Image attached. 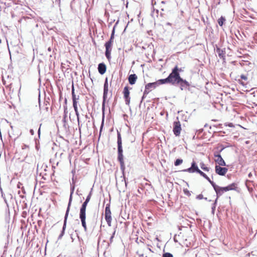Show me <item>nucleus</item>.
<instances>
[{
  "instance_id": "obj_1",
  "label": "nucleus",
  "mask_w": 257,
  "mask_h": 257,
  "mask_svg": "<svg viewBox=\"0 0 257 257\" xmlns=\"http://www.w3.org/2000/svg\"><path fill=\"white\" fill-rule=\"evenodd\" d=\"M92 190V189H91ZM92 195V190L87 195L85 201L82 204L79 212V218L81 220L82 226H83L85 231H87V228L86 223V209L88 202L90 201Z\"/></svg>"
},
{
  "instance_id": "obj_2",
  "label": "nucleus",
  "mask_w": 257,
  "mask_h": 257,
  "mask_svg": "<svg viewBox=\"0 0 257 257\" xmlns=\"http://www.w3.org/2000/svg\"><path fill=\"white\" fill-rule=\"evenodd\" d=\"M117 160L120 163V168L121 171L123 173L125 168L124 162L123 161V149L122 146V140L121 134L118 131H117Z\"/></svg>"
},
{
  "instance_id": "obj_3",
  "label": "nucleus",
  "mask_w": 257,
  "mask_h": 257,
  "mask_svg": "<svg viewBox=\"0 0 257 257\" xmlns=\"http://www.w3.org/2000/svg\"><path fill=\"white\" fill-rule=\"evenodd\" d=\"M74 189H75L74 185L71 186L70 195V197H69V199L68 206H67L65 216H64V223H63V227H62V229L61 232V233L60 234V235H59V236L58 237V240L61 239L65 233V231L66 227L67 220L69 212L70 211V206H71L72 201V195L74 193Z\"/></svg>"
},
{
  "instance_id": "obj_4",
  "label": "nucleus",
  "mask_w": 257,
  "mask_h": 257,
  "mask_svg": "<svg viewBox=\"0 0 257 257\" xmlns=\"http://www.w3.org/2000/svg\"><path fill=\"white\" fill-rule=\"evenodd\" d=\"M173 85L179 86L180 88L183 90L189 89L190 83L185 79H183L181 78L180 74H178L177 72H175Z\"/></svg>"
},
{
  "instance_id": "obj_5",
  "label": "nucleus",
  "mask_w": 257,
  "mask_h": 257,
  "mask_svg": "<svg viewBox=\"0 0 257 257\" xmlns=\"http://www.w3.org/2000/svg\"><path fill=\"white\" fill-rule=\"evenodd\" d=\"M174 74L175 71L171 72L167 78L165 79H159L158 81H156L157 86H158L160 85L166 83H170L173 85Z\"/></svg>"
},
{
  "instance_id": "obj_6",
  "label": "nucleus",
  "mask_w": 257,
  "mask_h": 257,
  "mask_svg": "<svg viewBox=\"0 0 257 257\" xmlns=\"http://www.w3.org/2000/svg\"><path fill=\"white\" fill-rule=\"evenodd\" d=\"M173 132L176 137H178L180 135L181 131V125L179 121H175L173 122Z\"/></svg>"
},
{
  "instance_id": "obj_7",
  "label": "nucleus",
  "mask_w": 257,
  "mask_h": 257,
  "mask_svg": "<svg viewBox=\"0 0 257 257\" xmlns=\"http://www.w3.org/2000/svg\"><path fill=\"white\" fill-rule=\"evenodd\" d=\"M211 184L216 193L217 199L225 192L223 189V187L218 186L214 182H211Z\"/></svg>"
},
{
  "instance_id": "obj_8",
  "label": "nucleus",
  "mask_w": 257,
  "mask_h": 257,
  "mask_svg": "<svg viewBox=\"0 0 257 257\" xmlns=\"http://www.w3.org/2000/svg\"><path fill=\"white\" fill-rule=\"evenodd\" d=\"M199 170L196 162L193 161L191 163V166L188 169H185L182 170L183 172H189L190 173H193L196 172Z\"/></svg>"
},
{
  "instance_id": "obj_9",
  "label": "nucleus",
  "mask_w": 257,
  "mask_h": 257,
  "mask_svg": "<svg viewBox=\"0 0 257 257\" xmlns=\"http://www.w3.org/2000/svg\"><path fill=\"white\" fill-rule=\"evenodd\" d=\"M215 173L220 176H224L228 171L225 167H222L221 166L216 165L215 167Z\"/></svg>"
},
{
  "instance_id": "obj_10",
  "label": "nucleus",
  "mask_w": 257,
  "mask_h": 257,
  "mask_svg": "<svg viewBox=\"0 0 257 257\" xmlns=\"http://www.w3.org/2000/svg\"><path fill=\"white\" fill-rule=\"evenodd\" d=\"M112 44H110L109 43L106 42L105 43L104 46L105 47V55L107 59L109 60L111 58V52L112 50Z\"/></svg>"
},
{
  "instance_id": "obj_11",
  "label": "nucleus",
  "mask_w": 257,
  "mask_h": 257,
  "mask_svg": "<svg viewBox=\"0 0 257 257\" xmlns=\"http://www.w3.org/2000/svg\"><path fill=\"white\" fill-rule=\"evenodd\" d=\"M158 86L156 82L148 83L145 86L144 94H148L151 91L156 88Z\"/></svg>"
},
{
  "instance_id": "obj_12",
  "label": "nucleus",
  "mask_w": 257,
  "mask_h": 257,
  "mask_svg": "<svg viewBox=\"0 0 257 257\" xmlns=\"http://www.w3.org/2000/svg\"><path fill=\"white\" fill-rule=\"evenodd\" d=\"M214 156L217 158L215 160V162L218 164L217 166H225L226 163L221 156L218 153H214Z\"/></svg>"
},
{
  "instance_id": "obj_13",
  "label": "nucleus",
  "mask_w": 257,
  "mask_h": 257,
  "mask_svg": "<svg viewBox=\"0 0 257 257\" xmlns=\"http://www.w3.org/2000/svg\"><path fill=\"white\" fill-rule=\"evenodd\" d=\"M123 93L124 95V98L125 99V104L126 105H129L130 103V91L128 89V86H125L123 91Z\"/></svg>"
},
{
  "instance_id": "obj_14",
  "label": "nucleus",
  "mask_w": 257,
  "mask_h": 257,
  "mask_svg": "<svg viewBox=\"0 0 257 257\" xmlns=\"http://www.w3.org/2000/svg\"><path fill=\"white\" fill-rule=\"evenodd\" d=\"M216 52L218 54L219 57L223 60L225 59V49H220L217 47L216 49Z\"/></svg>"
},
{
  "instance_id": "obj_15",
  "label": "nucleus",
  "mask_w": 257,
  "mask_h": 257,
  "mask_svg": "<svg viewBox=\"0 0 257 257\" xmlns=\"http://www.w3.org/2000/svg\"><path fill=\"white\" fill-rule=\"evenodd\" d=\"M108 91V79H107V78L106 77L105 79L104 86H103V97H104V99H105V97H107V96Z\"/></svg>"
},
{
  "instance_id": "obj_16",
  "label": "nucleus",
  "mask_w": 257,
  "mask_h": 257,
  "mask_svg": "<svg viewBox=\"0 0 257 257\" xmlns=\"http://www.w3.org/2000/svg\"><path fill=\"white\" fill-rule=\"evenodd\" d=\"M106 67L104 63H101L98 64V71L100 74L103 75V74H104L106 72Z\"/></svg>"
},
{
  "instance_id": "obj_17",
  "label": "nucleus",
  "mask_w": 257,
  "mask_h": 257,
  "mask_svg": "<svg viewBox=\"0 0 257 257\" xmlns=\"http://www.w3.org/2000/svg\"><path fill=\"white\" fill-rule=\"evenodd\" d=\"M237 188V184L235 183H233L226 187H223V190L227 192L230 190H234Z\"/></svg>"
},
{
  "instance_id": "obj_18",
  "label": "nucleus",
  "mask_w": 257,
  "mask_h": 257,
  "mask_svg": "<svg viewBox=\"0 0 257 257\" xmlns=\"http://www.w3.org/2000/svg\"><path fill=\"white\" fill-rule=\"evenodd\" d=\"M137 78V76L135 74L130 75L128 78L130 84L131 85L134 84L136 82Z\"/></svg>"
},
{
  "instance_id": "obj_19",
  "label": "nucleus",
  "mask_w": 257,
  "mask_h": 257,
  "mask_svg": "<svg viewBox=\"0 0 257 257\" xmlns=\"http://www.w3.org/2000/svg\"><path fill=\"white\" fill-rule=\"evenodd\" d=\"M197 173L199 174L201 176L206 179L210 184L211 182H213V181H211L210 178L202 171L200 169L197 172Z\"/></svg>"
},
{
  "instance_id": "obj_20",
  "label": "nucleus",
  "mask_w": 257,
  "mask_h": 257,
  "mask_svg": "<svg viewBox=\"0 0 257 257\" xmlns=\"http://www.w3.org/2000/svg\"><path fill=\"white\" fill-rule=\"evenodd\" d=\"M105 220L109 226H111V215H105Z\"/></svg>"
},
{
  "instance_id": "obj_21",
  "label": "nucleus",
  "mask_w": 257,
  "mask_h": 257,
  "mask_svg": "<svg viewBox=\"0 0 257 257\" xmlns=\"http://www.w3.org/2000/svg\"><path fill=\"white\" fill-rule=\"evenodd\" d=\"M105 215H111V211L110 209V205L107 204L105 208Z\"/></svg>"
},
{
  "instance_id": "obj_22",
  "label": "nucleus",
  "mask_w": 257,
  "mask_h": 257,
  "mask_svg": "<svg viewBox=\"0 0 257 257\" xmlns=\"http://www.w3.org/2000/svg\"><path fill=\"white\" fill-rule=\"evenodd\" d=\"M173 71L177 72L178 74H180V72H182L183 70L181 68H179L178 66L176 65L172 69L171 72Z\"/></svg>"
},
{
  "instance_id": "obj_23",
  "label": "nucleus",
  "mask_w": 257,
  "mask_h": 257,
  "mask_svg": "<svg viewBox=\"0 0 257 257\" xmlns=\"http://www.w3.org/2000/svg\"><path fill=\"white\" fill-rule=\"evenodd\" d=\"M225 21V19L224 17L221 16L218 20V23L220 26H222L223 25L224 22Z\"/></svg>"
},
{
  "instance_id": "obj_24",
  "label": "nucleus",
  "mask_w": 257,
  "mask_h": 257,
  "mask_svg": "<svg viewBox=\"0 0 257 257\" xmlns=\"http://www.w3.org/2000/svg\"><path fill=\"white\" fill-rule=\"evenodd\" d=\"M200 166L201 168L205 171L208 172L210 170V168L205 166V164L203 163H201L200 164Z\"/></svg>"
},
{
  "instance_id": "obj_25",
  "label": "nucleus",
  "mask_w": 257,
  "mask_h": 257,
  "mask_svg": "<svg viewBox=\"0 0 257 257\" xmlns=\"http://www.w3.org/2000/svg\"><path fill=\"white\" fill-rule=\"evenodd\" d=\"M183 160L181 159H177L174 162V165L175 166H178L181 165L183 163Z\"/></svg>"
},
{
  "instance_id": "obj_26",
  "label": "nucleus",
  "mask_w": 257,
  "mask_h": 257,
  "mask_svg": "<svg viewBox=\"0 0 257 257\" xmlns=\"http://www.w3.org/2000/svg\"><path fill=\"white\" fill-rule=\"evenodd\" d=\"M72 101H74V100H77V99H79V96H78L77 98H76V95L75 94V92H74V88L73 86H72Z\"/></svg>"
},
{
  "instance_id": "obj_27",
  "label": "nucleus",
  "mask_w": 257,
  "mask_h": 257,
  "mask_svg": "<svg viewBox=\"0 0 257 257\" xmlns=\"http://www.w3.org/2000/svg\"><path fill=\"white\" fill-rule=\"evenodd\" d=\"M217 201V198H216V199H215V200L214 202L213 203V204H212V206L211 207V209H212L211 212H212V214H214V211H215V210L216 208V205Z\"/></svg>"
},
{
  "instance_id": "obj_28",
  "label": "nucleus",
  "mask_w": 257,
  "mask_h": 257,
  "mask_svg": "<svg viewBox=\"0 0 257 257\" xmlns=\"http://www.w3.org/2000/svg\"><path fill=\"white\" fill-rule=\"evenodd\" d=\"M106 99H107V97H105V99H104V97H103V100H102V110L103 112L104 111L105 104V102H106Z\"/></svg>"
},
{
  "instance_id": "obj_29",
  "label": "nucleus",
  "mask_w": 257,
  "mask_h": 257,
  "mask_svg": "<svg viewBox=\"0 0 257 257\" xmlns=\"http://www.w3.org/2000/svg\"><path fill=\"white\" fill-rule=\"evenodd\" d=\"M183 192L184 194L187 196L189 197L191 196V192L187 189H184Z\"/></svg>"
},
{
  "instance_id": "obj_30",
  "label": "nucleus",
  "mask_w": 257,
  "mask_h": 257,
  "mask_svg": "<svg viewBox=\"0 0 257 257\" xmlns=\"http://www.w3.org/2000/svg\"><path fill=\"white\" fill-rule=\"evenodd\" d=\"M117 24V22L115 23V25L114 26L113 28V29L112 30V32H111V36H110V38L112 39H114V33H115V26Z\"/></svg>"
},
{
  "instance_id": "obj_31",
  "label": "nucleus",
  "mask_w": 257,
  "mask_h": 257,
  "mask_svg": "<svg viewBox=\"0 0 257 257\" xmlns=\"http://www.w3.org/2000/svg\"><path fill=\"white\" fill-rule=\"evenodd\" d=\"M162 257H173V255L170 252H165L163 254Z\"/></svg>"
},
{
  "instance_id": "obj_32",
  "label": "nucleus",
  "mask_w": 257,
  "mask_h": 257,
  "mask_svg": "<svg viewBox=\"0 0 257 257\" xmlns=\"http://www.w3.org/2000/svg\"><path fill=\"white\" fill-rule=\"evenodd\" d=\"M73 106L74 107V110H78L77 100H74V101H73Z\"/></svg>"
},
{
  "instance_id": "obj_33",
  "label": "nucleus",
  "mask_w": 257,
  "mask_h": 257,
  "mask_svg": "<svg viewBox=\"0 0 257 257\" xmlns=\"http://www.w3.org/2000/svg\"><path fill=\"white\" fill-rule=\"evenodd\" d=\"M74 111L75 112V114L77 116V120L78 123H79L80 119H79V114L78 111V110H74Z\"/></svg>"
},
{
  "instance_id": "obj_34",
  "label": "nucleus",
  "mask_w": 257,
  "mask_h": 257,
  "mask_svg": "<svg viewBox=\"0 0 257 257\" xmlns=\"http://www.w3.org/2000/svg\"><path fill=\"white\" fill-rule=\"evenodd\" d=\"M196 198L197 199H198V200H201V199H202L204 198L203 195L201 194L197 195Z\"/></svg>"
},
{
  "instance_id": "obj_35",
  "label": "nucleus",
  "mask_w": 257,
  "mask_h": 257,
  "mask_svg": "<svg viewBox=\"0 0 257 257\" xmlns=\"http://www.w3.org/2000/svg\"><path fill=\"white\" fill-rule=\"evenodd\" d=\"M103 124H104V119H102V122H101V124L100 128V132H99V135H100L101 132V131H102V128H103Z\"/></svg>"
},
{
  "instance_id": "obj_36",
  "label": "nucleus",
  "mask_w": 257,
  "mask_h": 257,
  "mask_svg": "<svg viewBox=\"0 0 257 257\" xmlns=\"http://www.w3.org/2000/svg\"><path fill=\"white\" fill-rule=\"evenodd\" d=\"M115 231H114L113 232V233L112 235L111 236V237H110V242H111H111H112V241L113 238V237H114V234H115Z\"/></svg>"
},
{
  "instance_id": "obj_37",
  "label": "nucleus",
  "mask_w": 257,
  "mask_h": 257,
  "mask_svg": "<svg viewBox=\"0 0 257 257\" xmlns=\"http://www.w3.org/2000/svg\"><path fill=\"white\" fill-rule=\"evenodd\" d=\"M240 78L242 79H243V80H247V77L246 76L244 75H241L240 76Z\"/></svg>"
},
{
  "instance_id": "obj_38",
  "label": "nucleus",
  "mask_w": 257,
  "mask_h": 257,
  "mask_svg": "<svg viewBox=\"0 0 257 257\" xmlns=\"http://www.w3.org/2000/svg\"><path fill=\"white\" fill-rule=\"evenodd\" d=\"M113 39H111V38H110L109 40L107 42V43H109L110 44H112V43L113 42Z\"/></svg>"
},
{
  "instance_id": "obj_39",
  "label": "nucleus",
  "mask_w": 257,
  "mask_h": 257,
  "mask_svg": "<svg viewBox=\"0 0 257 257\" xmlns=\"http://www.w3.org/2000/svg\"><path fill=\"white\" fill-rule=\"evenodd\" d=\"M64 113H65V116H64V117H66V113L67 112V106H64Z\"/></svg>"
},
{
  "instance_id": "obj_40",
  "label": "nucleus",
  "mask_w": 257,
  "mask_h": 257,
  "mask_svg": "<svg viewBox=\"0 0 257 257\" xmlns=\"http://www.w3.org/2000/svg\"><path fill=\"white\" fill-rule=\"evenodd\" d=\"M78 124L79 131V132L80 133L81 132V127L82 126V124H80V123H78Z\"/></svg>"
},
{
  "instance_id": "obj_41",
  "label": "nucleus",
  "mask_w": 257,
  "mask_h": 257,
  "mask_svg": "<svg viewBox=\"0 0 257 257\" xmlns=\"http://www.w3.org/2000/svg\"><path fill=\"white\" fill-rule=\"evenodd\" d=\"M30 133L32 135H33L34 134V131L33 130L31 129L30 131Z\"/></svg>"
},
{
  "instance_id": "obj_42",
  "label": "nucleus",
  "mask_w": 257,
  "mask_h": 257,
  "mask_svg": "<svg viewBox=\"0 0 257 257\" xmlns=\"http://www.w3.org/2000/svg\"><path fill=\"white\" fill-rule=\"evenodd\" d=\"M22 185V184L21 183L19 182V183H18V185H17V187H18V188H20L21 187V186Z\"/></svg>"
},
{
  "instance_id": "obj_43",
  "label": "nucleus",
  "mask_w": 257,
  "mask_h": 257,
  "mask_svg": "<svg viewBox=\"0 0 257 257\" xmlns=\"http://www.w3.org/2000/svg\"><path fill=\"white\" fill-rule=\"evenodd\" d=\"M202 131H203V129H200V130H197V132H198V133H201L202 132Z\"/></svg>"
},
{
  "instance_id": "obj_44",
  "label": "nucleus",
  "mask_w": 257,
  "mask_h": 257,
  "mask_svg": "<svg viewBox=\"0 0 257 257\" xmlns=\"http://www.w3.org/2000/svg\"><path fill=\"white\" fill-rule=\"evenodd\" d=\"M147 94H144V93L143 94V96H142V101L141 102H142L143 100L144 99V98L146 97V95Z\"/></svg>"
},
{
  "instance_id": "obj_45",
  "label": "nucleus",
  "mask_w": 257,
  "mask_h": 257,
  "mask_svg": "<svg viewBox=\"0 0 257 257\" xmlns=\"http://www.w3.org/2000/svg\"><path fill=\"white\" fill-rule=\"evenodd\" d=\"M38 134L39 136L40 137V127L38 129Z\"/></svg>"
},
{
  "instance_id": "obj_46",
  "label": "nucleus",
  "mask_w": 257,
  "mask_h": 257,
  "mask_svg": "<svg viewBox=\"0 0 257 257\" xmlns=\"http://www.w3.org/2000/svg\"><path fill=\"white\" fill-rule=\"evenodd\" d=\"M56 2H57L59 4H60V0H55Z\"/></svg>"
},
{
  "instance_id": "obj_47",
  "label": "nucleus",
  "mask_w": 257,
  "mask_h": 257,
  "mask_svg": "<svg viewBox=\"0 0 257 257\" xmlns=\"http://www.w3.org/2000/svg\"><path fill=\"white\" fill-rule=\"evenodd\" d=\"M251 173H250L249 174H248V177H250V176H251Z\"/></svg>"
},
{
  "instance_id": "obj_48",
  "label": "nucleus",
  "mask_w": 257,
  "mask_h": 257,
  "mask_svg": "<svg viewBox=\"0 0 257 257\" xmlns=\"http://www.w3.org/2000/svg\"><path fill=\"white\" fill-rule=\"evenodd\" d=\"M1 192H2V196L3 197V192H2V189H1Z\"/></svg>"
},
{
  "instance_id": "obj_49",
  "label": "nucleus",
  "mask_w": 257,
  "mask_h": 257,
  "mask_svg": "<svg viewBox=\"0 0 257 257\" xmlns=\"http://www.w3.org/2000/svg\"><path fill=\"white\" fill-rule=\"evenodd\" d=\"M3 198H4V199L5 202L6 203H7L6 199L4 197H3Z\"/></svg>"
},
{
  "instance_id": "obj_50",
  "label": "nucleus",
  "mask_w": 257,
  "mask_h": 257,
  "mask_svg": "<svg viewBox=\"0 0 257 257\" xmlns=\"http://www.w3.org/2000/svg\"><path fill=\"white\" fill-rule=\"evenodd\" d=\"M203 199H204V200H207V198L206 197H204V198H203Z\"/></svg>"
},
{
  "instance_id": "obj_51",
  "label": "nucleus",
  "mask_w": 257,
  "mask_h": 257,
  "mask_svg": "<svg viewBox=\"0 0 257 257\" xmlns=\"http://www.w3.org/2000/svg\"><path fill=\"white\" fill-rule=\"evenodd\" d=\"M245 143H246V144H248L249 143V141H246V142H245Z\"/></svg>"
},
{
  "instance_id": "obj_52",
  "label": "nucleus",
  "mask_w": 257,
  "mask_h": 257,
  "mask_svg": "<svg viewBox=\"0 0 257 257\" xmlns=\"http://www.w3.org/2000/svg\"><path fill=\"white\" fill-rule=\"evenodd\" d=\"M161 3H162V4H165V1H162Z\"/></svg>"
},
{
  "instance_id": "obj_53",
  "label": "nucleus",
  "mask_w": 257,
  "mask_h": 257,
  "mask_svg": "<svg viewBox=\"0 0 257 257\" xmlns=\"http://www.w3.org/2000/svg\"><path fill=\"white\" fill-rule=\"evenodd\" d=\"M240 84H242V85H243V82H240Z\"/></svg>"
},
{
  "instance_id": "obj_54",
  "label": "nucleus",
  "mask_w": 257,
  "mask_h": 257,
  "mask_svg": "<svg viewBox=\"0 0 257 257\" xmlns=\"http://www.w3.org/2000/svg\"><path fill=\"white\" fill-rule=\"evenodd\" d=\"M85 117H86V118H87V117H88L87 115H85Z\"/></svg>"
}]
</instances>
